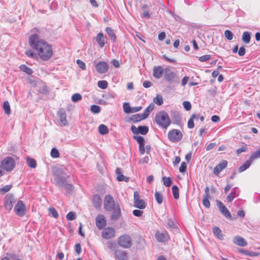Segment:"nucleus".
Listing matches in <instances>:
<instances>
[{"mask_svg": "<svg viewBox=\"0 0 260 260\" xmlns=\"http://www.w3.org/2000/svg\"><path fill=\"white\" fill-rule=\"evenodd\" d=\"M31 33L29 39V45L37 51L39 57L42 60H49L53 55L51 46L41 39L39 29L34 28L31 30Z\"/></svg>", "mask_w": 260, "mask_h": 260, "instance_id": "f257e3e1", "label": "nucleus"}, {"mask_svg": "<svg viewBox=\"0 0 260 260\" xmlns=\"http://www.w3.org/2000/svg\"><path fill=\"white\" fill-rule=\"evenodd\" d=\"M155 121L158 126L164 128H167L171 123L168 114L162 111L156 114Z\"/></svg>", "mask_w": 260, "mask_h": 260, "instance_id": "f03ea898", "label": "nucleus"}, {"mask_svg": "<svg viewBox=\"0 0 260 260\" xmlns=\"http://www.w3.org/2000/svg\"><path fill=\"white\" fill-rule=\"evenodd\" d=\"M117 244L123 248L128 249L133 245V240L129 235L124 234L117 238Z\"/></svg>", "mask_w": 260, "mask_h": 260, "instance_id": "7ed1b4c3", "label": "nucleus"}, {"mask_svg": "<svg viewBox=\"0 0 260 260\" xmlns=\"http://www.w3.org/2000/svg\"><path fill=\"white\" fill-rule=\"evenodd\" d=\"M1 165L5 172H10L14 168L15 161L13 157L8 156L1 161Z\"/></svg>", "mask_w": 260, "mask_h": 260, "instance_id": "20e7f679", "label": "nucleus"}, {"mask_svg": "<svg viewBox=\"0 0 260 260\" xmlns=\"http://www.w3.org/2000/svg\"><path fill=\"white\" fill-rule=\"evenodd\" d=\"M165 78L170 83L177 84L179 82V78L177 74L169 69L165 70Z\"/></svg>", "mask_w": 260, "mask_h": 260, "instance_id": "39448f33", "label": "nucleus"}, {"mask_svg": "<svg viewBox=\"0 0 260 260\" xmlns=\"http://www.w3.org/2000/svg\"><path fill=\"white\" fill-rule=\"evenodd\" d=\"M182 137V133L179 129H173L168 133V138L170 141L173 143L180 141Z\"/></svg>", "mask_w": 260, "mask_h": 260, "instance_id": "423d86ee", "label": "nucleus"}, {"mask_svg": "<svg viewBox=\"0 0 260 260\" xmlns=\"http://www.w3.org/2000/svg\"><path fill=\"white\" fill-rule=\"evenodd\" d=\"M104 208L108 211H111L116 206L114 199L111 196L106 195L104 198Z\"/></svg>", "mask_w": 260, "mask_h": 260, "instance_id": "0eeeda50", "label": "nucleus"}, {"mask_svg": "<svg viewBox=\"0 0 260 260\" xmlns=\"http://www.w3.org/2000/svg\"><path fill=\"white\" fill-rule=\"evenodd\" d=\"M14 210L16 214L20 217L24 216L26 212L25 205L20 200L17 202L14 207Z\"/></svg>", "mask_w": 260, "mask_h": 260, "instance_id": "6e6552de", "label": "nucleus"}, {"mask_svg": "<svg viewBox=\"0 0 260 260\" xmlns=\"http://www.w3.org/2000/svg\"><path fill=\"white\" fill-rule=\"evenodd\" d=\"M102 237L106 239H110L115 236V231L113 228H105L102 233Z\"/></svg>", "mask_w": 260, "mask_h": 260, "instance_id": "1a4fd4ad", "label": "nucleus"}, {"mask_svg": "<svg viewBox=\"0 0 260 260\" xmlns=\"http://www.w3.org/2000/svg\"><path fill=\"white\" fill-rule=\"evenodd\" d=\"M95 224L99 230L103 229L107 224L106 218L103 214H99L95 218Z\"/></svg>", "mask_w": 260, "mask_h": 260, "instance_id": "9d476101", "label": "nucleus"}, {"mask_svg": "<svg viewBox=\"0 0 260 260\" xmlns=\"http://www.w3.org/2000/svg\"><path fill=\"white\" fill-rule=\"evenodd\" d=\"M134 206L137 208L144 209L146 207L145 203L142 200L139 199L138 192L135 191L134 194Z\"/></svg>", "mask_w": 260, "mask_h": 260, "instance_id": "9b49d317", "label": "nucleus"}, {"mask_svg": "<svg viewBox=\"0 0 260 260\" xmlns=\"http://www.w3.org/2000/svg\"><path fill=\"white\" fill-rule=\"evenodd\" d=\"M15 201L13 196L7 194L5 198L4 202L5 209L8 211H10L12 209L13 207V204L15 203Z\"/></svg>", "mask_w": 260, "mask_h": 260, "instance_id": "f8f14e48", "label": "nucleus"}, {"mask_svg": "<svg viewBox=\"0 0 260 260\" xmlns=\"http://www.w3.org/2000/svg\"><path fill=\"white\" fill-rule=\"evenodd\" d=\"M96 71L100 73L103 74L106 73L109 69L108 63L105 61H100L95 66Z\"/></svg>", "mask_w": 260, "mask_h": 260, "instance_id": "ddd939ff", "label": "nucleus"}, {"mask_svg": "<svg viewBox=\"0 0 260 260\" xmlns=\"http://www.w3.org/2000/svg\"><path fill=\"white\" fill-rule=\"evenodd\" d=\"M131 131L134 134H141L142 135H146L148 132V127L146 126H139L137 128L135 126H131Z\"/></svg>", "mask_w": 260, "mask_h": 260, "instance_id": "4468645a", "label": "nucleus"}, {"mask_svg": "<svg viewBox=\"0 0 260 260\" xmlns=\"http://www.w3.org/2000/svg\"><path fill=\"white\" fill-rule=\"evenodd\" d=\"M114 258L118 260H127L128 253L125 251L118 249L115 251Z\"/></svg>", "mask_w": 260, "mask_h": 260, "instance_id": "2eb2a0df", "label": "nucleus"}, {"mask_svg": "<svg viewBox=\"0 0 260 260\" xmlns=\"http://www.w3.org/2000/svg\"><path fill=\"white\" fill-rule=\"evenodd\" d=\"M217 205L219 209L220 212L226 218H231V214L227 208L223 205L221 202L217 200Z\"/></svg>", "mask_w": 260, "mask_h": 260, "instance_id": "dca6fc26", "label": "nucleus"}, {"mask_svg": "<svg viewBox=\"0 0 260 260\" xmlns=\"http://www.w3.org/2000/svg\"><path fill=\"white\" fill-rule=\"evenodd\" d=\"M165 73V70L161 66L154 67L153 69V76L155 79H160Z\"/></svg>", "mask_w": 260, "mask_h": 260, "instance_id": "f3484780", "label": "nucleus"}, {"mask_svg": "<svg viewBox=\"0 0 260 260\" xmlns=\"http://www.w3.org/2000/svg\"><path fill=\"white\" fill-rule=\"evenodd\" d=\"M95 39L101 48H103L107 43L106 36L101 32L98 34Z\"/></svg>", "mask_w": 260, "mask_h": 260, "instance_id": "a211bd4d", "label": "nucleus"}, {"mask_svg": "<svg viewBox=\"0 0 260 260\" xmlns=\"http://www.w3.org/2000/svg\"><path fill=\"white\" fill-rule=\"evenodd\" d=\"M60 124L66 126L68 124L66 113L63 109H60L57 112Z\"/></svg>", "mask_w": 260, "mask_h": 260, "instance_id": "6ab92c4d", "label": "nucleus"}, {"mask_svg": "<svg viewBox=\"0 0 260 260\" xmlns=\"http://www.w3.org/2000/svg\"><path fill=\"white\" fill-rule=\"evenodd\" d=\"M157 241L159 242H165L169 239V235L167 233L157 232L155 235Z\"/></svg>", "mask_w": 260, "mask_h": 260, "instance_id": "aec40b11", "label": "nucleus"}, {"mask_svg": "<svg viewBox=\"0 0 260 260\" xmlns=\"http://www.w3.org/2000/svg\"><path fill=\"white\" fill-rule=\"evenodd\" d=\"M228 165V162L226 160H223L221 163L218 164L214 169V174L217 175L221 172Z\"/></svg>", "mask_w": 260, "mask_h": 260, "instance_id": "412c9836", "label": "nucleus"}, {"mask_svg": "<svg viewBox=\"0 0 260 260\" xmlns=\"http://www.w3.org/2000/svg\"><path fill=\"white\" fill-rule=\"evenodd\" d=\"M121 216V210L119 206L117 205L114 208V211L112 213L111 218L113 220H117Z\"/></svg>", "mask_w": 260, "mask_h": 260, "instance_id": "4be33fe9", "label": "nucleus"}, {"mask_svg": "<svg viewBox=\"0 0 260 260\" xmlns=\"http://www.w3.org/2000/svg\"><path fill=\"white\" fill-rule=\"evenodd\" d=\"M239 189L237 188H234L232 189L231 192L228 196L227 200L229 202H231L233 199L238 197L239 194Z\"/></svg>", "mask_w": 260, "mask_h": 260, "instance_id": "5701e85b", "label": "nucleus"}, {"mask_svg": "<svg viewBox=\"0 0 260 260\" xmlns=\"http://www.w3.org/2000/svg\"><path fill=\"white\" fill-rule=\"evenodd\" d=\"M233 242L235 244L242 247H244L247 244V243L245 239L240 236H236L234 237Z\"/></svg>", "mask_w": 260, "mask_h": 260, "instance_id": "b1692460", "label": "nucleus"}, {"mask_svg": "<svg viewBox=\"0 0 260 260\" xmlns=\"http://www.w3.org/2000/svg\"><path fill=\"white\" fill-rule=\"evenodd\" d=\"M116 173L117 174V179L119 181H124L125 182H128L129 180V178L124 176L121 173V169L119 168H117L115 170Z\"/></svg>", "mask_w": 260, "mask_h": 260, "instance_id": "393cba45", "label": "nucleus"}, {"mask_svg": "<svg viewBox=\"0 0 260 260\" xmlns=\"http://www.w3.org/2000/svg\"><path fill=\"white\" fill-rule=\"evenodd\" d=\"M54 180L55 181L56 183L60 187H63L64 185L66 184L67 180L66 179L63 177L61 176H56L54 177Z\"/></svg>", "mask_w": 260, "mask_h": 260, "instance_id": "a878e982", "label": "nucleus"}, {"mask_svg": "<svg viewBox=\"0 0 260 260\" xmlns=\"http://www.w3.org/2000/svg\"><path fill=\"white\" fill-rule=\"evenodd\" d=\"M106 31L109 35V37L111 38V40L113 42H115L116 40V37L114 30L111 27H107L106 28Z\"/></svg>", "mask_w": 260, "mask_h": 260, "instance_id": "bb28decb", "label": "nucleus"}, {"mask_svg": "<svg viewBox=\"0 0 260 260\" xmlns=\"http://www.w3.org/2000/svg\"><path fill=\"white\" fill-rule=\"evenodd\" d=\"M214 235L219 239H223V235L221 230L217 226H215L213 229Z\"/></svg>", "mask_w": 260, "mask_h": 260, "instance_id": "cd10ccee", "label": "nucleus"}, {"mask_svg": "<svg viewBox=\"0 0 260 260\" xmlns=\"http://www.w3.org/2000/svg\"><path fill=\"white\" fill-rule=\"evenodd\" d=\"M65 170H66V168L64 167H62L56 168L54 171V177H56L57 176H60L61 175L66 174V173L64 171Z\"/></svg>", "mask_w": 260, "mask_h": 260, "instance_id": "c85d7f7f", "label": "nucleus"}, {"mask_svg": "<svg viewBox=\"0 0 260 260\" xmlns=\"http://www.w3.org/2000/svg\"><path fill=\"white\" fill-rule=\"evenodd\" d=\"M101 204V199L99 195L96 194L94 196L93 199V205L95 208H98L100 206Z\"/></svg>", "mask_w": 260, "mask_h": 260, "instance_id": "c756f323", "label": "nucleus"}, {"mask_svg": "<svg viewBox=\"0 0 260 260\" xmlns=\"http://www.w3.org/2000/svg\"><path fill=\"white\" fill-rule=\"evenodd\" d=\"M130 119L133 122L136 123L145 119L143 118L141 114H136L133 115L130 118Z\"/></svg>", "mask_w": 260, "mask_h": 260, "instance_id": "7c9ffc66", "label": "nucleus"}, {"mask_svg": "<svg viewBox=\"0 0 260 260\" xmlns=\"http://www.w3.org/2000/svg\"><path fill=\"white\" fill-rule=\"evenodd\" d=\"M109 130L106 125L102 124L99 126V132L100 134L104 135L108 133Z\"/></svg>", "mask_w": 260, "mask_h": 260, "instance_id": "2f4dec72", "label": "nucleus"}, {"mask_svg": "<svg viewBox=\"0 0 260 260\" xmlns=\"http://www.w3.org/2000/svg\"><path fill=\"white\" fill-rule=\"evenodd\" d=\"M251 162L252 161L249 159L247 160L243 165L239 167V172L241 173L246 170L250 167Z\"/></svg>", "mask_w": 260, "mask_h": 260, "instance_id": "473e14b6", "label": "nucleus"}, {"mask_svg": "<svg viewBox=\"0 0 260 260\" xmlns=\"http://www.w3.org/2000/svg\"><path fill=\"white\" fill-rule=\"evenodd\" d=\"M242 41L245 44H248L250 41V33L247 31H245L242 35Z\"/></svg>", "mask_w": 260, "mask_h": 260, "instance_id": "72a5a7b5", "label": "nucleus"}, {"mask_svg": "<svg viewBox=\"0 0 260 260\" xmlns=\"http://www.w3.org/2000/svg\"><path fill=\"white\" fill-rule=\"evenodd\" d=\"M20 69L27 74L28 75H31L33 73L32 70L25 64H22L20 66Z\"/></svg>", "mask_w": 260, "mask_h": 260, "instance_id": "f704fd0d", "label": "nucleus"}, {"mask_svg": "<svg viewBox=\"0 0 260 260\" xmlns=\"http://www.w3.org/2000/svg\"><path fill=\"white\" fill-rule=\"evenodd\" d=\"M28 166L31 168H35L37 166V163L34 158L28 157L26 159Z\"/></svg>", "mask_w": 260, "mask_h": 260, "instance_id": "c9c22d12", "label": "nucleus"}, {"mask_svg": "<svg viewBox=\"0 0 260 260\" xmlns=\"http://www.w3.org/2000/svg\"><path fill=\"white\" fill-rule=\"evenodd\" d=\"M3 108L6 114L10 115L11 113L10 106L8 101H5L3 104Z\"/></svg>", "mask_w": 260, "mask_h": 260, "instance_id": "e433bc0d", "label": "nucleus"}, {"mask_svg": "<svg viewBox=\"0 0 260 260\" xmlns=\"http://www.w3.org/2000/svg\"><path fill=\"white\" fill-rule=\"evenodd\" d=\"M259 157H260V148L258 150L252 153L251 154L249 159L252 162L253 160H254L255 159H256V158H258Z\"/></svg>", "mask_w": 260, "mask_h": 260, "instance_id": "4c0bfd02", "label": "nucleus"}, {"mask_svg": "<svg viewBox=\"0 0 260 260\" xmlns=\"http://www.w3.org/2000/svg\"><path fill=\"white\" fill-rule=\"evenodd\" d=\"M155 198L158 204H161L163 202V196L159 192L156 191L155 193Z\"/></svg>", "mask_w": 260, "mask_h": 260, "instance_id": "58836bf2", "label": "nucleus"}, {"mask_svg": "<svg viewBox=\"0 0 260 260\" xmlns=\"http://www.w3.org/2000/svg\"><path fill=\"white\" fill-rule=\"evenodd\" d=\"M172 193L175 199H178L179 197V189L176 185L172 186Z\"/></svg>", "mask_w": 260, "mask_h": 260, "instance_id": "ea45409f", "label": "nucleus"}, {"mask_svg": "<svg viewBox=\"0 0 260 260\" xmlns=\"http://www.w3.org/2000/svg\"><path fill=\"white\" fill-rule=\"evenodd\" d=\"M197 117L196 114H193L191 118L188 120V127L189 128H192L194 126L193 120L195 119V118Z\"/></svg>", "mask_w": 260, "mask_h": 260, "instance_id": "a19ab883", "label": "nucleus"}, {"mask_svg": "<svg viewBox=\"0 0 260 260\" xmlns=\"http://www.w3.org/2000/svg\"><path fill=\"white\" fill-rule=\"evenodd\" d=\"M153 102L157 105L160 106L163 104V99L160 95H157L154 98Z\"/></svg>", "mask_w": 260, "mask_h": 260, "instance_id": "79ce46f5", "label": "nucleus"}, {"mask_svg": "<svg viewBox=\"0 0 260 260\" xmlns=\"http://www.w3.org/2000/svg\"><path fill=\"white\" fill-rule=\"evenodd\" d=\"M224 34L227 40L231 41L233 39L234 34L231 31L229 30H225Z\"/></svg>", "mask_w": 260, "mask_h": 260, "instance_id": "37998d69", "label": "nucleus"}, {"mask_svg": "<svg viewBox=\"0 0 260 260\" xmlns=\"http://www.w3.org/2000/svg\"><path fill=\"white\" fill-rule=\"evenodd\" d=\"M162 180L164 182V184L166 187H169L172 183V181L170 177H164L162 178Z\"/></svg>", "mask_w": 260, "mask_h": 260, "instance_id": "c03bdc74", "label": "nucleus"}, {"mask_svg": "<svg viewBox=\"0 0 260 260\" xmlns=\"http://www.w3.org/2000/svg\"><path fill=\"white\" fill-rule=\"evenodd\" d=\"M123 111L126 113H131L132 108L130 107L129 103H124L123 104Z\"/></svg>", "mask_w": 260, "mask_h": 260, "instance_id": "a18cd8bd", "label": "nucleus"}, {"mask_svg": "<svg viewBox=\"0 0 260 260\" xmlns=\"http://www.w3.org/2000/svg\"><path fill=\"white\" fill-rule=\"evenodd\" d=\"M98 85L99 88L105 89L108 86V82L105 80L99 81L98 83Z\"/></svg>", "mask_w": 260, "mask_h": 260, "instance_id": "49530a36", "label": "nucleus"}, {"mask_svg": "<svg viewBox=\"0 0 260 260\" xmlns=\"http://www.w3.org/2000/svg\"><path fill=\"white\" fill-rule=\"evenodd\" d=\"M134 138L136 140L139 145H145V141L144 138L140 136H134Z\"/></svg>", "mask_w": 260, "mask_h": 260, "instance_id": "de8ad7c7", "label": "nucleus"}, {"mask_svg": "<svg viewBox=\"0 0 260 260\" xmlns=\"http://www.w3.org/2000/svg\"><path fill=\"white\" fill-rule=\"evenodd\" d=\"M81 99L82 96L80 93H75L72 96V100L74 102H78Z\"/></svg>", "mask_w": 260, "mask_h": 260, "instance_id": "09e8293b", "label": "nucleus"}, {"mask_svg": "<svg viewBox=\"0 0 260 260\" xmlns=\"http://www.w3.org/2000/svg\"><path fill=\"white\" fill-rule=\"evenodd\" d=\"M49 213L51 214L52 216L57 218L58 217V214L55 209L53 207H50L49 209Z\"/></svg>", "mask_w": 260, "mask_h": 260, "instance_id": "8fccbe9b", "label": "nucleus"}, {"mask_svg": "<svg viewBox=\"0 0 260 260\" xmlns=\"http://www.w3.org/2000/svg\"><path fill=\"white\" fill-rule=\"evenodd\" d=\"M51 156L53 158H57L59 156V153L58 150L55 148L52 149L51 151Z\"/></svg>", "mask_w": 260, "mask_h": 260, "instance_id": "3c124183", "label": "nucleus"}, {"mask_svg": "<svg viewBox=\"0 0 260 260\" xmlns=\"http://www.w3.org/2000/svg\"><path fill=\"white\" fill-rule=\"evenodd\" d=\"M90 110L92 112L97 114L100 112L101 108L98 105H93L90 107Z\"/></svg>", "mask_w": 260, "mask_h": 260, "instance_id": "603ef678", "label": "nucleus"}, {"mask_svg": "<svg viewBox=\"0 0 260 260\" xmlns=\"http://www.w3.org/2000/svg\"><path fill=\"white\" fill-rule=\"evenodd\" d=\"M209 198L210 197H203V204L204 206L207 208H209L210 206V203L209 201Z\"/></svg>", "mask_w": 260, "mask_h": 260, "instance_id": "864d4df0", "label": "nucleus"}, {"mask_svg": "<svg viewBox=\"0 0 260 260\" xmlns=\"http://www.w3.org/2000/svg\"><path fill=\"white\" fill-rule=\"evenodd\" d=\"M62 187L64 188L69 193H71L74 189L73 186L71 184H68L67 183Z\"/></svg>", "mask_w": 260, "mask_h": 260, "instance_id": "5fc2aeb1", "label": "nucleus"}, {"mask_svg": "<svg viewBox=\"0 0 260 260\" xmlns=\"http://www.w3.org/2000/svg\"><path fill=\"white\" fill-rule=\"evenodd\" d=\"M211 59L210 55H205L199 57V60L201 62H205Z\"/></svg>", "mask_w": 260, "mask_h": 260, "instance_id": "6e6d98bb", "label": "nucleus"}, {"mask_svg": "<svg viewBox=\"0 0 260 260\" xmlns=\"http://www.w3.org/2000/svg\"><path fill=\"white\" fill-rule=\"evenodd\" d=\"M66 217L67 219L69 220H73L76 218V215L75 213L73 212H70L67 214Z\"/></svg>", "mask_w": 260, "mask_h": 260, "instance_id": "4d7b16f0", "label": "nucleus"}, {"mask_svg": "<svg viewBox=\"0 0 260 260\" xmlns=\"http://www.w3.org/2000/svg\"><path fill=\"white\" fill-rule=\"evenodd\" d=\"M183 106L184 108L186 111L190 110L191 108V104L189 102H188V101H184V102H183Z\"/></svg>", "mask_w": 260, "mask_h": 260, "instance_id": "13d9d810", "label": "nucleus"}, {"mask_svg": "<svg viewBox=\"0 0 260 260\" xmlns=\"http://www.w3.org/2000/svg\"><path fill=\"white\" fill-rule=\"evenodd\" d=\"M149 161V157L146 156L142 159H140L139 161L140 164H148Z\"/></svg>", "mask_w": 260, "mask_h": 260, "instance_id": "bf43d9fd", "label": "nucleus"}, {"mask_svg": "<svg viewBox=\"0 0 260 260\" xmlns=\"http://www.w3.org/2000/svg\"><path fill=\"white\" fill-rule=\"evenodd\" d=\"M77 63L79 66V67L82 70H85L86 69V66L84 62L78 59L77 60Z\"/></svg>", "mask_w": 260, "mask_h": 260, "instance_id": "052dcab7", "label": "nucleus"}, {"mask_svg": "<svg viewBox=\"0 0 260 260\" xmlns=\"http://www.w3.org/2000/svg\"><path fill=\"white\" fill-rule=\"evenodd\" d=\"M186 167V164L185 162H182L181 164V166L179 168V171L181 173L185 172Z\"/></svg>", "mask_w": 260, "mask_h": 260, "instance_id": "680f3d73", "label": "nucleus"}, {"mask_svg": "<svg viewBox=\"0 0 260 260\" xmlns=\"http://www.w3.org/2000/svg\"><path fill=\"white\" fill-rule=\"evenodd\" d=\"M11 186L10 185H5L3 187L0 188V193L3 192L4 193L7 192L11 189Z\"/></svg>", "mask_w": 260, "mask_h": 260, "instance_id": "e2e57ef3", "label": "nucleus"}, {"mask_svg": "<svg viewBox=\"0 0 260 260\" xmlns=\"http://www.w3.org/2000/svg\"><path fill=\"white\" fill-rule=\"evenodd\" d=\"M133 213V214L137 217H141L143 214V211L139 210H134Z\"/></svg>", "mask_w": 260, "mask_h": 260, "instance_id": "0e129e2a", "label": "nucleus"}, {"mask_svg": "<svg viewBox=\"0 0 260 260\" xmlns=\"http://www.w3.org/2000/svg\"><path fill=\"white\" fill-rule=\"evenodd\" d=\"M245 53V49L244 47H241L238 51V54L240 56H243Z\"/></svg>", "mask_w": 260, "mask_h": 260, "instance_id": "69168bd1", "label": "nucleus"}, {"mask_svg": "<svg viewBox=\"0 0 260 260\" xmlns=\"http://www.w3.org/2000/svg\"><path fill=\"white\" fill-rule=\"evenodd\" d=\"M189 80V77L185 76L181 81V85L184 86L187 83Z\"/></svg>", "mask_w": 260, "mask_h": 260, "instance_id": "338daca9", "label": "nucleus"}, {"mask_svg": "<svg viewBox=\"0 0 260 260\" xmlns=\"http://www.w3.org/2000/svg\"><path fill=\"white\" fill-rule=\"evenodd\" d=\"M143 86L145 88H149L152 86V83L149 81H145L143 82Z\"/></svg>", "mask_w": 260, "mask_h": 260, "instance_id": "774afa93", "label": "nucleus"}]
</instances>
